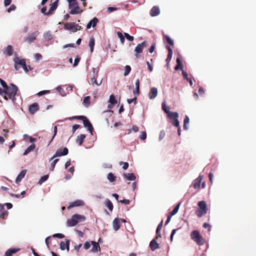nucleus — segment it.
Listing matches in <instances>:
<instances>
[{
	"instance_id": "obj_32",
	"label": "nucleus",
	"mask_w": 256,
	"mask_h": 256,
	"mask_svg": "<svg viewBox=\"0 0 256 256\" xmlns=\"http://www.w3.org/2000/svg\"><path fill=\"white\" fill-rule=\"evenodd\" d=\"M36 146L34 144H32L30 146L24 151V155L26 156L27 155L29 152L33 151L34 149L35 148Z\"/></svg>"
},
{
	"instance_id": "obj_30",
	"label": "nucleus",
	"mask_w": 256,
	"mask_h": 256,
	"mask_svg": "<svg viewBox=\"0 0 256 256\" xmlns=\"http://www.w3.org/2000/svg\"><path fill=\"white\" fill-rule=\"evenodd\" d=\"M116 178V177L112 172H110L107 175V180L110 182H114Z\"/></svg>"
},
{
	"instance_id": "obj_33",
	"label": "nucleus",
	"mask_w": 256,
	"mask_h": 256,
	"mask_svg": "<svg viewBox=\"0 0 256 256\" xmlns=\"http://www.w3.org/2000/svg\"><path fill=\"white\" fill-rule=\"evenodd\" d=\"M167 114L170 119H177L178 116V114L176 112H170Z\"/></svg>"
},
{
	"instance_id": "obj_35",
	"label": "nucleus",
	"mask_w": 256,
	"mask_h": 256,
	"mask_svg": "<svg viewBox=\"0 0 256 256\" xmlns=\"http://www.w3.org/2000/svg\"><path fill=\"white\" fill-rule=\"evenodd\" d=\"M200 236L199 232L197 230H194L191 234V238L194 240L198 238Z\"/></svg>"
},
{
	"instance_id": "obj_45",
	"label": "nucleus",
	"mask_w": 256,
	"mask_h": 256,
	"mask_svg": "<svg viewBox=\"0 0 256 256\" xmlns=\"http://www.w3.org/2000/svg\"><path fill=\"white\" fill-rule=\"evenodd\" d=\"M0 96H3L5 100H8V96L5 94L4 89H2V88H0Z\"/></svg>"
},
{
	"instance_id": "obj_11",
	"label": "nucleus",
	"mask_w": 256,
	"mask_h": 256,
	"mask_svg": "<svg viewBox=\"0 0 256 256\" xmlns=\"http://www.w3.org/2000/svg\"><path fill=\"white\" fill-rule=\"evenodd\" d=\"M82 122L84 126L87 128L88 130L90 132L91 134H92L93 127L88 120L86 118Z\"/></svg>"
},
{
	"instance_id": "obj_1",
	"label": "nucleus",
	"mask_w": 256,
	"mask_h": 256,
	"mask_svg": "<svg viewBox=\"0 0 256 256\" xmlns=\"http://www.w3.org/2000/svg\"><path fill=\"white\" fill-rule=\"evenodd\" d=\"M4 90L6 96L14 103L16 100L15 96L18 90V87L14 84H10V85L8 86Z\"/></svg>"
},
{
	"instance_id": "obj_58",
	"label": "nucleus",
	"mask_w": 256,
	"mask_h": 256,
	"mask_svg": "<svg viewBox=\"0 0 256 256\" xmlns=\"http://www.w3.org/2000/svg\"><path fill=\"white\" fill-rule=\"evenodd\" d=\"M90 246V242H86L84 244V248L86 249V250H88Z\"/></svg>"
},
{
	"instance_id": "obj_4",
	"label": "nucleus",
	"mask_w": 256,
	"mask_h": 256,
	"mask_svg": "<svg viewBox=\"0 0 256 256\" xmlns=\"http://www.w3.org/2000/svg\"><path fill=\"white\" fill-rule=\"evenodd\" d=\"M198 209L197 211V215L199 218L206 214L208 211L207 204L205 201L202 200L198 202Z\"/></svg>"
},
{
	"instance_id": "obj_41",
	"label": "nucleus",
	"mask_w": 256,
	"mask_h": 256,
	"mask_svg": "<svg viewBox=\"0 0 256 256\" xmlns=\"http://www.w3.org/2000/svg\"><path fill=\"white\" fill-rule=\"evenodd\" d=\"M194 241L200 246H202L204 244V240L201 236L196 239Z\"/></svg>"
},
{
	"instance_id": "obj_62",
	"label": "nucleus",
	"mask_w": 256,
	"mask_h": 256,
	"mask_svg": "<svg viewBox=\"0 0 256 256\" xmlns=\"http://www.w3.org/2000/svg\"><path fill=\"white\" fill-rule=\"evenodd\" d=\"M172 53H171L170 52H168V57L166 58V60L168 62H169L170 61V60L172 58Z\"/></svg>"
},
{
	"instance_id": "obj_61",
	"label": "nucleus",
	"mask_w": 256,
	"mask_h": 256,
	"mask_svg": "<svg viewBox=\"0 0 256 256\" xmlns=\"http://www.w3.org/2000/svg\"><path fill=\"white\" fill-rule=\"evenodd\" d=\"M74 44H65L63 46V48L65 49L68 48H74Z\"/></svg>"
},
{
	"instance_id": "obj_43",
	"label": "nucleus",
	"mask_w": 256,
	"mask_h": 256,
	"mask_svg": "<svg viewBox=\"0 0 256 256\" xmlns=\"http://www.w3.org/2000/svg\"><path fill=\"white\" fill-rule=\"evenodd\" d=\"M162 108L163 110L168 114L170 111V108L166 104L165 102H162Z\"/></svg>"
},
{
	"instance_id": "obj_47",
	"label": "nucleus",
	"mask_w": 256,
	"mask_h": 256,
	"mask_svg": "<svg viewBox=\"0 0 256 256\" xmlns=\"http://www.w3.org/2000/svg\"><path fill=\"white\" fill-rule=\"evenodd\" d=\"M124 36L126 37V38L130 42H132L134 39V36H130L126 32L124 33Z\"/></svg>"
},
{
	"instance_id": "obj_38",
	"label": "nucleus",
	"mask_w": 256,
	"mask_h": 256,
	"mask_svg": "<svg viewBox=\"0 0 256 256\" xmlns=\"http://www.w3.org/2000/svg\"><path fill=\"white\" fill-rule=\"evenodd\" d=\"M58 161V159H55L54 160H52V161L50 162H51L50 166V170H51V171L54 170L55 166Z\"/></svg>"
},
{
	"instance_id": "obj_20",
	"label": "nucleus",
	"mask_w": 256,
	"mask_h": 256,
	"mask_svg": "<svg viewBox=\"0 0 256 256\" xmlns=\"http://www.w3.org/2000/svg\"><path fill=\"white\" fill-rule=\"evenodd\" d=\"M203 178L202 176H199L196 179L194 182V188H198L200 187V183Z\"/></svg>"
},
{
	"instance_id": "obj_64",
	"label": "nucleus",
	"mask_w": 256,
	"mask_h": 256,
	"mask_svg": "<svg viewBox=\"0 0 256 256\" xmlns=\"http://www.w3.org/2000/svg\"><path fill=\"white\" fill-rule=\"evenodd\" d=\"M34 58L36 60H38L42 58V56L40 54H36L34 55Z\"/></svg>"
},
{
	"instance_id": "obj_25",
	"label": "nucleus",
	"mask_w": 256,
	"mask_h": 256,
	"mask_svg": "<svg viewBox=\"0 0 256 256\" xmlns=\"http://www.w3.org/2000/svg\"><path fill=\"white\" fill-rule=\"evenodd\" d=\"M150 246L152 251L155 250L156 249L159 248V244L156 242V240H152L150 244Z\"/></svg>"
},
{
	"instance_id": "obj_9",
	"label": "nucleus",
	"mask_w": 256,
	"mask_h": 256,
	"mask_svg": "<svg viewBox=\"0 0 256 256\" xmlns=\"http://www.w3.org/2000/svg\"><path fill=\"white\" fill-rule=\"evenodd\" d=\"M4 54L11 56L14 53L13 48L11 45H8L2 50Z\"/></svg>"
},
{
	"instance_id": "obj_29",
	"label": "nucleus",
	"mask_w": 256,
	"mask_h": 256,
	"mask_svg": "<svg viewBox=\"0 0 256 256\" xmlns=\"http://www.w3.org/2000/svg\"><path fill=\"white\" fill-rule=\"evenodd\" d=\"M95 45V40L94 37L91 36L90 38L89 46L90 47V52L92 53L94 51V46Z\"/></svg>"
},
{
	"instance_id": "obj_54",
	"label": "nucleus",
	"mask_w": 256,
	"mask_h": 256,
	"mask_svg": "<svg viewBox=\"0 0 256 256\" xmlns=\"http://www.w3.org/2000/svg\"><path fill=\"white\" fill-rule=\"evenodd\" d=\"M16 9V6L12 4L7 9V12H10Z\"/></svg>"
},
{
	"instance_id": "obj_28",
	"label": "nucleus",
	"mask_w": 256,
	"mask_h": 256,
	"mask_svg": "<svg viewBox=\"0 0 256 256\" xmlns=\"http://www.w3.org/2000/svg\"><path fill=\"white\" fill-rule=\"evenodd\" d=\"M90 96H86L82 102V104L86 108H88L90 106Z\"/></svg>"
},
{
	"instance_id": "obj_7",
	"label": "nucleus",
	"mask_w": 256,
	"mask_h": 256,
	"mask_svg": "<svg viewBox=\"0 0 256 256\" xmlns=\"http://www.w3.org/2000/svg\"><path fill=\"white\" fill-rule=\"evenodd\" d=\"M14 64H18V65L22 66V67L26 72H28V69L26 65V62L24 59L21 58H20L18 56H16L14 59Z\"/></svg>"
},
{
	"instance_id": "obj_17",
	"label": "nucleus",
	"mask_w": 256,
	"mask_h": 256,
	"mask_svg": "<svg viewBox=\"0 0 256 256\" xmlns=\"http://www.w3.org/2000/svg\"><path fill=\"white\" fill-rule=\"evenodd\" d=\"M91 244L92 246V248L91 250V252L94 253H96L98 252H100V248L99 245V244L94 242V241H92Z\"/></svg>"
},
{
	"instance_id": "obj_48",
	"label": "nucleus",
	"mask_w": 256,
	"mask_h": 256,
	"mask_svg": "<svg viewBox=\"0 0 256 256\" xmlns=\"http://www.w3.org/2000/svg\"><path fill=\"white\" fill-rule=\"evenodd\" d=\"M50 90H42V91L38 92L37 94V95L39 96H40L44 94H48V93H50Z\"/></svg>"
},
{
	"instance_id": "obj_2",
	"label": "nucleus",
	"mask_w": 256,
	"mask_h": 256,
	"mask_svg": "<svg viewBox=\"0 0 256 256\" xmlns=\"http://www.w3.org/2000/svg\"><path fill=\"white\" fill-rule=\"evenodd\" d=\"M86 220L84 216L78 214H74L70 219L67 220L66 226L68 227L74 226L78 223L84 222Z\"/></svg>"
},
{
	"instance_id": "obj_34",
	"label": "nucleus",
	"mask_w": 256,
	"mask_h": 256,
	"mask_svg": "<svg viewBox=\"0 0 256 256\" xmlns=\"http://www.w3.org/2000/svg\"><path fill=\"white\" fill-rule=\"evenodd\" d=\"M86 138V136L84 134H80L77 136L76 139V142L78 143L80 145H81L84 139Z\"/></svg>"
},
{
	"instance_id": "obj_5",
	"label": "nucleus",
	"mask_w": 256,
	"mask_h": 256,
	"mask_svg": "<svg viewBox=\"0 0 256 256\" xmlns=\"http://www.w3.org/2000/svg\"><path fill=\"white\" fill-rule=\"evenodd\" d=\"M64 28L72 32H76L82 29V27L74 22L66 23L64 26Z\"/></svg>"
},
{
	"instance_id": "obj_46",
	"label": "nucleus",
	"mask_w": 256,
	"mask_h": 256,
	"mask_svg": "<svg viewBox=\"0 0 256 256\" xmlns=\"http://www.w3.org/2000/svg\"><path fill=\"white\" fill-rule=\"evenodd\" d=\"M165 38L166 40L168 43L170 45L173 46L174 44V40L172 39H171L168 36L166 35Z\"/></svg>"
},
{
	"instance_id": "obj_42",
	"label": "nucleus",
	"mask_w": 256,
	"mask_h": 256,
	"mask_svg": "<svg viewBox=\"0 0 256 256\" xmlns=\"http://www.w3.org/2000/svg\"><path fill=\"white\" fill-rule=\"evenodd\" d=\"M117 35L118 38L120 39V42L123 44L124 42V37L123 34L120 32H117Z\"/></svg>"
},
{
	"instance_id": "obj_63",
	"label": "nucleus",
	"mask_w": 256,
	"mask_h": 256,
	"mask_svg": "<svg viewBox=\"0 0 256 256\" xmlns=\"http://www.w3.org/2000/svg\"><path fill=\"white\" fill-rule=\"evenodd\" d=\"M190 122V118L188 116H186L184 120V124H188Z\"/></svg>"
},
{
	"instance_id": "obj_21",
	"label": "nucleus",
	"mask_w": 256,
	"mask_h": 256,
	"mask_svg": "<svg viewBox=\"0 0 256 256\" xmlns=\"http://www.w3.org/2000/svg\"><path fill=\"white\" fill-rule=\"evenodd\" d=\"M160 13V10L158 7L154 6L150 11V15L152 16H158Z\"/></svg>"
},
{
	"instance_id": "obj_24",
	"label": "nucleus",
	"mask_w": 256,
	"mask_h": 256,
	"mask_svg": "<svg viewBox=\"0 0 256 256\" xmlns=\"http://www.w3.org/2000/svg\"><path fill=\"white\" fill-rule=\"evenodd\" d=\"M58 0H56V2H53L50 4V8L48 10V11L47 12L48 15H50L52 14V12L54 11L58 7Z\"/></svg>"
},
{
	"instance_id": "obj_6",
	"label": "nucleus",
	"mask_w": 256,
	"mask_h": 256,
	"mask_svg": "<svg viewBox=\"0 0 256 256\" xmlns=\"http://www.w3.org/2000/svg\"><path fill=\"white\" fill-rule=\"evenodd\" d=\"M68 150L66 148H58L55 154L50 158V162L52 161L56 157L66 156L68 154Z\"/></svg>"
},
{
	"instance_id": "obj_26",
	"label": "nucleus",
	"mask_w": 256,
	"mask_h": 256,
	"mask_svg": "<svg viewBox=\"0 0 256 256\" xmlns=\"http://www.w3.org/2000/svg\"><path fill=\"white\" fill-rule=\"evenodd\" d=\"M18 248H10L6 251L5 256H12L13 254L19 251Z\"/></svg>"
},
{
	"instance_id": "obj_10",
	"label": "nucleus",
	"mask_w": 256,
	"mask_h": 256,
	"mask_svg": "<svg viewBox=\"0 0 256 256\" xmlns=\"http://www.w3.org/2000/svg\"><path fill=\"white\" fill-rule=\"evenodd\" d=\"M84 204V202L80 200H76L72 202H70L68 206V208H71L74 207L76 206H83Z\"/></svg>"
},
{
	"instance_id": "obj_22",
	"label": "nucleus",
	"mask_w": 256,
	"mask_h": 256,
	"mask_svg": "<svg viewBox=\"0 0 256 256\" xmlns=\"http://www.w3.org/2000/svg\"><path fill=\"white\" fill-rule=\"evenodd\" d=\"M38 110V106L36 103L33 104L29 106V112L32 114H34Z\"/></svg>"
},
{
	"instance_id": "obj_16",
	"label": "nucleus",
	"mask_w": 256,
	"mask_h": 256,
	"mask_svg": "<svg viewBox=\"0 0 256 256\" xmlns=\"http://www.w3.org/2000/svg\"><path fill=\"white\" fill-rule=\"evenodd\" d=\"M123 177L124 179L129 181H134L136 179V176L134 173L124 174Z\"/></svg>"
},
{
	"instance_id": "obj_52",
	"label": "nucleus",
	"mask_w": 256,
	"mask_h": 256,
	"mask_svg": "<svg viewBox=\"0 0 256 256\" xmlns=\"http://www.w3.org/2000/svg\"><path fill=\"white\" fill-rule=\"evenodd\" d=\"M120 165L123 164L122 168L124 170H126L128 167V164L126 162H120Z\"/></svg>"
},
{
	"instance_id": "obj_23",
	"label": "nucleus",
	"mask_w": 256,
	"mask_h": 256,
	"mask_svg": "<svg viewBox=\"0 0 256 256\" xmlns=\"http://www.w3.org/2000/svg\"><path fill=\"white\" fill-rule=\"evenodd\" d=\"M43 36L47 41L51 40L54 38L52 32L50 30L44 32V33Z\"/></svg>"
},
{
	"instance_id": "obj_55",
	"label": "nucleus",
	"mask_w": 256,
	"mask_h": 256,
	"mask_svg": "<svg viewBox=\"0 0 256 256\" xmlns=\"http://www.w3.org/2000/svg\"><path fill=\"white\" fill-rule=\"evenodd\" d=\"M136 97H134V98H132V99H128L127 100V102H128V104H130L132 102H134V104H136Z\"/></svg>"
},
{
	"instance_id": "obj_57",
	"label": "nucleus",
	"mask_w": 256,
	"mask_h": 256,
	"mask_svg": "<svg viewBox=\"0 0 256 256\" xmlns=\"http://www.w3.org/2000/svg\"><path fill=\"white\" fill-rule=\"evenodd\" d=\"M80 127L79 124H74L72 127V132L74 134L75 131Z\"/></svg>"
},
{
	"instance_id": "obj_27",
	"label": "nucleus",
	"mask_w": 256,
	"mask_h": 256,
	"mask_svg": "<svg viewBox=\"0 0 256 256\" xmlns=\"http://www.w3.org/2000/svg\"><path fill=\"white\" fill-rule=\"evenodd\" d=\"M97 77L92 76L90 80V84L92 85H96V86H100L102 83V80H100L98 82L96 80Z\"/></svg>"
},
{
	"instance_id": "obj_50",
	"label": "nucleus",
	"mask_w": 256,
	"mask_h": 256,
	"mask_svg": "<svg viewBox=\"0 0 256 256\" xmlns=\"http://www.w3.org/2000/svg\"><path fill=\"white\" fill-rule=\"evenodd\" d=\"M52 237L54 238H62L64 236L62 234H55L52 235Z\"/></svg>"
},
{
	"instance_id": "obj_51",
	"label": "nucleus",
	"mask_w": 256,
	"mask_h": 256,
	"mask_svg": "<svg viewBox=\"0 0 256 256\" xmlns=\"http://www.w3.org/2000/svg\"><path fill=\"white\" fill-rule=\"evenodd\" d=\"M163 224V220H162L158 225L157 228H156V234H159V232H160V230L162 229V226Z\"/></svg>"
},
{
	"instance_id": "obj_3",
	"label": "nucleus",
	"mask_w": 256,
	"mask_h": 256,
	"mask_svg": "<svg viewBox=\"0 0 256 256\" xmlns=\"http://www.w3.org/2000/svg\"><path fill=\"white\" fill-rule=\"evenodd\" d=\"M68 3L70 13L72 14H79L82 12L76 0H66Z\"/></svg>"
},
{
	"instance_id": "obj_15",
	"label": "nucleus",
	"mask_w": 256,
	"mask_h": 256,
	"mask_svg": "<svg viewBox=\"0 0 256 256\" xmlns=\"http://www.w3.org/2000/svg\"><path fill=\"white\" fill-rule=\"evenodd\" d=\"M112 224L114 230L116 232L118 231L120 227V220L118 218H114Z\"/></svg>"
},
{
	"instance_id": "obj_14",
	"label": "nucleus",
	"mask_w": 256,
	"mask_h": 256,
	"mask_svg": "<svg viewBox=\"0 0 256 256\" xmlns=\"http://www.w3.org/2000/svg\"><path fill=\"white\" fill-rule=\"evenodd\" d=\"M70 243V242L68 240H66L65 242H61L60 243V250H64L66 249L68 252L69 251Z\"/></svg>"
},
{
	"instance_id": "obj_13",
	"label": "nucleus",
	"mask_w": 256,
	"mask_h": 256,
	"mask_svg": "<svg viewBox=\"0 0 256 256\" xmlns=\"http://www.w3.org/2000/svg\"><path fill=\"white\" fill-rule=\"evenodd\" d=\"M38 32H34L32 34H31L28 36L26 38L25 41L28 43L32 42L36 38V37L38 36Z\"/></svg>"
},
{
	"instance_id": "obj_39",
	"label": "nucleus",
	"mask_w": 256,
	"mask_h": 256,
	"mask_svg": "<svg viewBox=\"0 0 256 256\" xmlns=\"http://www.w3.org/2000/svg\"><path fill=\"white\" fill-rule=\"evenodd\" d=\"M180 203H179L176 206V207L174 208V210H172V211L171 212V213L170 214L172 216L175 215L176 214H177V212H178V210H179V208H180Z\"/></svg>"
},
{
	"instance_id": "obj_56",
	"label": "nucleus",
	"mask_w": 256,
	"mask_h": 256,
	"mask_svg": "<svg viewBox=\"0 0 256 256\" xmlns=\"http://www.w3.org/2000/svg\"><path fill=\"white\" fill-rule=\"evenodd\" d=\"M0 82L4 89H6L8 86L6 82L2 79H0Z\"/></svg>"
},
{
	"instance_id": "obj_18",
	"label": "nucleus",
	"mask_w": 256,
	"mask_h": 256,
	"mask_svg": "<svg viewBox=\"0 0 256 256\" xmlns=\"http://www.w3.org/2000/svg\"><path fill=\"white\" fill-rule=\"evenodd\" d=\"M98 22V20L96 18H93L90 20L86 25V28L89 29L91 27L94 28Z\"/></svg>"
},
{
	"instance_id": "obj_40",
	"label": "nucleus",
	"mask_w": 256,
	"mask_h": 256,
	"mask_svg": "<svg viewBox=\"0 0 256 256\" xmlns=\"http://www.w3.org/2000/svg\"><path fill=\"white\" fill-rule=\"evenodd\" d=\"M48 178V175L46 174L44 176H42L40 180H39L38 182V184L40 185H41L44 182L46 181Z\"/></svg>"
},
{
	"instance_id": "obj_53",
	"label": "nucleus",
	"mask_w": 256,
	"mask_h": 256,
	"mask_svg": "<svg viewBox=\"0 0 256 256\" xmlns=\"http://www.w3.org/2000/svg\"><path fill=\"white\" fill-rule=\"evenodd\" d=\"M172 124L173 126L178 127V128L180 127V122L178 118L174 120Z\"/></svg>"
},
{
	"instance_id": "obj_37",
	"label": "nucleus",
	"mask_w": 256,
	"mask_h": 256,
	"mask_svg": "<svg viewBox=\"0 0 256 256\" xmlns=\"http://www.w3.org/2000/svg\"><path fill=\"white\" fill-rule=\"evenodd\" d=\"M108 102L111 104H116L117 103V101L116 100L115 96L114 94H111L110 96Z\"/></svg>"
},
{
	"instance_id": "obj_8",
	"label": "nucleus",
	"mask_w": 256,
	"mask_h": 256,
	"mask_svg": "<svg viewBox=\"0 0 256 256\" xmlns=\"http://www.w3.org/2000/svg\"><path fill=\"white\" fill-rule=\"evenodd\" d=\"M146 46V42H142L139 44L137 45V46L134 48V52H136V58H140V55L144 49V47Z\"/></svg>"
},
{
	"instance_id": "obj_31",
	"label": "nucleus",
	"mask_w": 256,
	"mask_h": 256,
	"mask_svg": "<svg viewBox=\"0 0 256 256\" xmlns=\"http://www.w3.org/2000/svg\"><path fill=\"white\" fill-rule=\"evenodd\" d=\"M135 90L133 92L134 94H140V81L138 79L135 82Z\"/></svg>"
},
{
	"instance_id": "obj_59",
	"label": "nucleus",
	"mask_w": 256,
	"mask_h": 256,
	"mask_svg": "<svg viewBox=\"0 0 256 256\" xmlns=\"http://www.w3.org/2000/svg\"><path fill=\"white\" fill-rule=\"evenodd\" d=\"M176 232V229H174L172 230L171 234H170V240L171 242H172L174 236Z\"/></svg>"
},
{
	"instance_id": "obj_36",
	"label": "nucleus",
	"mask_w": 256,
	"mask_h": 256,
	"mask_svg": "<svg viewBox=\"0 0 256 256\" xmlns=\"http://www.w3.org/2000/svg\"><path fill=\"white\" fill-rule=\"evenodd\" d=\"M105 204L106 206L108 208V210L110 211H112L113 210V204L112 202L108 199H107L106 200Z\"/></svg>"
},
{
	"instance_id": "obj_19",
	"label": "nucleus",
	"mask_w": 256,
	"mask_h": 256,
	"mask_svg": "<svg viewBox=\"0 0 256 256\" xmlns=\"http://www.w3.org/2000/svg\"><path fill=\"white\" fill-rule=\"evenodd\" d=\"M26 170H24L18 174L16 179V182L18 184L26 174Z\"/></svg>"
},
{
	"instance_id": "obj_12",
	"label": "nucleus",
	"mask_w": 256,
	"mask_h": 256,
	"mask_svg": "<svg viewBox=\"0 0 256 256\" xmlns=\"http://www.w3.org/2000/svg\"><path fill=\"white\" fill-rule=\"evenodd\" d=\"M158 92L157 88L153 87L151 88L149 93L148 97L150 100H154L158 96Z\"/></svg>"
},
{
	"instance_id": "obj_60",
	"label": "nucleus",
	"mask_w": 256,
	"mask_h": 256,
	"mask_svg": "<svg viewBox=\"0 0 256 256\" xmlns=\"http://www.w3.org/2000/svg\"><path fill=\"white\" fill-rule=\"evenodd\" d=\"M165 136V132L164 131H161L160 134L159 139L160 140H162Z\"/></svg>"
},
{
	"instance_id": "obj_44",
	"label": "nucleus",
	"mask_w": 256,
	"mask_h": 256,
	"mask_svg": "<svg viewBox=\"0 0 256 256\" xmlns=\"http://www.w3.org/2000/svg\"><path fill=\"white\" fill-rule=\"evenodd\" d=\"M131 70V68H130V66H125V72H124V76H127L129 73L130 72Z\"/></svg>"
},
{
	"instance_id": "obj_49",
	"label": "nucleus",
	"mask_w": 256,
	"mask_h": 256,
	"mask_svg": "<svg viewBox=\"0 0 256 256\" xmlns=\"http://www.w3.org/2000/svg\"><path fill=\"white\" fill-rule=\"evenodd\" d=\"M146 132H142L140 136V138L142 140H144L146 139Z\"/></svg>"
}]
</instances>
